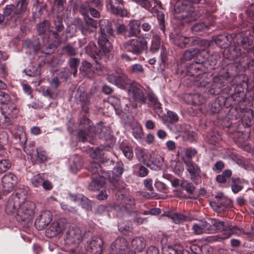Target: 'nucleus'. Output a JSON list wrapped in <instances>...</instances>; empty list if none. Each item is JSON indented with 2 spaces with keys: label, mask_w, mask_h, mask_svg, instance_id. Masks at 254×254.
Wrapping results in <instances>:
<instances>
[{
  "label": "nucleus",
  "mask_w": 254,
  "mask_h": 254,
  "mask_svg": "<svg viewBox=\"0 0 254 254\" xmlns=\"http://www.w3.org/2000/svg\"><path fill=\"white\" fill-rule=\"evenodd\" d=\"M124 171V164L122 162H117L113 170V178L119 180Z\"/></svg>",
  "instance_id": "7c9ffc66"
},
{
  "label": "nucleus",
  "mask_w": 254,
  "mask_h": 254,
  "mask_svg": "<svg viewBox=\"0 0 254 254\" xmlns=\"http://www.w3.org/2000/svg\"><path fill=\"white\" fill-rule=\"evenodd\" d=\"M35 205L34 202L30 201H26L20 204L18 209V216L21 217V219L25 221L30 219V217L34 214Z\"/></svg>",
  "instance_id": "9d476101"
},
{
  "label": "nucleus",
  "mask_w": 254,
  "mask_h": 254,
  "mask_svg": "<svg viewBox=\"0 0 254 254\" xmlns=\"http://www.w3.org/2000/svg\"><path fill=\"white\" fill-rule=\"evenodd\" d=\"M44 179L40 174H37L31 178V183L33 187H38L42 186Z\"/></svg>",
  "instance_id": "de8ad7c7"
},
{
  "label": "nucleus",
  "mask_w": 254,
  "mask_h": 254,
  "mask_svg": "<svg viewBox=\"0 0 254 254\" xmlns=\"http://www.w3.org/2000/svg\"><path fill=\"white\" fill-rule=\"evenodd\" d=\"M109 102L115 108L116 107L122 108L120 100L119 98L114 96H111L109 98Z\"/></svg>",
  "instance_id": "052dcab7"
},
{
  "label": "nucleus",
  "mask_w": 254,
  "mask_h": 254,
  "mask_svg": "<svg viewBox=\"0 0 254 254\" xmlns=\"http://www.w3.org/2000/svg\"><path fill=\"white\" fill-rule=\"evenodd\" d=\"M123 3V0H106V1L107 9L112 13L121 16L127 15V11L119 6H116V5L122 4Z\"/></svg>",
  "instance_id": "4468645a"
},
{
  "label": "nucleus",
  "mask_w": 254,
  "mask_h": 254,
  "mask_svg": "<svg viewBox=\"0 0 254 254\" xmlns=\"http://www.w3.org/2000/svg\"><path fill=\"white\" fill-rule=\"evenodd\" d=\"M131 93L134 99L138 102L145 103L146 98L145 96L146 91L140 85L133 86L131 89Z\"/></svg>",
  "instance_id": "f3484780"
},
{
  "label": "nucleus",
  "mask_w": 254,
  "mask_h": 254,
  "mask_svg": "<svg viewBox=\"0 0 254 254\" xmlns=\"http://www.w3.org/2000/svg\"><path fill=\"white\" fill-rule=\"evenodd\" d=\"M197 153V151L193 148H188L185 151V155L188 158V160H190L192 157L194 156Z\"/></svg>",
  "instance_id": "0e129e2a"
},
{
  "label": "nucleus",
  "mask_w": 254,
  "mask_h": 254,
  "mask_svg": "<svg viewBox=\"0 0 254 254\" xmlns=\"http://www.w3.org/2000/svg\"><path fill=\"white\" fill-rule=\"evenodd\" d=\"M39 35H47L50 30V23L48 20H44L36 26Z\"/></svg>",
  "instance_id": "a878e982"
},
{
  "label": "nucleus",
  "mask_w": 254,
  "mask_h": 254,
  "mask_svg": "<svg viewBox=\"0 0 254 254\" xmlns=\"http://www.w3.org/2000/svg\"><path fill=\"white\" fill-rule=\"evenodd\" d=\"M122 203L123 205L127 210L132 208L135 205L134 199L129 195L123 196Z\"/></svg>",
  "instance_id": "a19ab883"
},
{
  "label": "nucleus",
  "mask_w": 254,
  "mask_h": 254,
  "mask_svg": "<svg viewBox=\"0 0 254 254\" xmlns=\"http://www.w3.org/2000/svg\"><path fill=\"white\" fill-rule=\"evenodd\" d=\"M203 65L199 63H193L192 64L188 69V71L190 75L195 77L197 76L199 74H202Z\"/></svg>",
  "instance_id": "c756f323"
},
{
  "label": "nucleus",
  "mask_w": 254,
  "mask_h": 254,
  "mask_svg": "<svg viewBox=\"0 0 254 254\" xmlns=\"http://www.w3.org/2000/svg\"><path fill=\"white\" fill-rule=\"evenodd\" d=\"M211 78L209 76V74L206 72H203L199 74L194 78V84L195 85L200 87H205L210 82Z\"/></svg>",
  "instance_id": "aec40b11"
},
{
  "label": "nucleus",
  "mask_w": 254,
  "mask_h": 254,
  "mask_svg": "<svg viewBox=\"0 0 254 254\" xmlns=\"http://www.w3.org/2000/svg\"><path fill=\"white\" fill-rule=\"evenodd\" d=\"M29 0H19L15 6V14H20L25 12Z\"/></svg>",
  "instance_id": "f704fd0d"
},
{
  "label": "nucleus",
  "mask_w": 254,
  "mask_h": 254,
  "mask_svg": "<svg viewBox=\"0 0 254 254\" xmlns=\"http://www.w3.org/2000/svg\"><path fill=\"white\" fill-rule=\"evenodd\" d=\"M80 63V60L78 58H70L68 60L67 64L70 69L73 70V75L74 77L76 76L77 73V68Z\"/></svg>",
  "instance_id": "58836bf2"
},
{
  "label": "nucleus",
  "mask_w": 254,
  "mask_h": 254,
  "mask_svg": "<svg viewBox=\"0 0 254 254\" xmlns=\"http://www.w3.org/2000/svg\"><path fill=\"white\" fill-rule=\"evenodd\" d=\"M131 247L134 250L141 252L145 247V240L142 237H136L132 240Z\"/></svg>",
  "instance_id": "bb28decb"
},
{
  "label": "nucleus",
  "mask_w": 254,
  "mask_h": 254,
  "mask_svg": "<svg viewBox=\"0 0 254 254\" xmlns=\"http://www.w3.org/2000/svg\"><path fill=\"white\" fill-rule=\"evenodd\" d=\"M148 174V169L142 165H139L138 172H137V175L139 177H144L146 176Z\"/></svg>",
  "instance_id": "680f3d73"
},
{
  "label": "nucleus",
  "mask_w": 254,
  "mask_h": 254,
  "mask_svg": "<svg viewBox=\"0 0 254 254\" xmlns=\"http://www.w3.org/2000/svg\"><path fill=\"white\" fill-rule=\"evenodd\" d=\"M25 43L27 45V47H32L35 51H37L40 49V43L39 39L37 38H33L32 41L27 39L25 41Z\"/></svg>",
  "instance_id": "79ce46f5"
},
{
  "label": "nucleus",
  "mask_w": 254,
  "mask_h": 254,
  "mask_svg": "<svg viewBox=\"0 0 254 254\" xmlns=\"http://www.w3.org/2000/svg\"><path fill=\"white\" fill-rule=\"evenodd\" d=\"M160 46V40L156 37L152 40V44L150 47V50L152 53H155L158 51Z\"/></svg>",
  "instance_id": "5fc2aeb1"
},
{
  "label": "nucleus",
  "mask_w": 254,
  "mask_h": 254,
  "mask_svg": "<svg viewBox=\"0 0 254 254\" xmlns=\"http://www.w3.org/2000/svg\"><path fill=\"white\" fill-rule=\"evenodd\" d=\"M184 162L191 180L195 184L200 182L201 171L200 167L191 160H184Z\"/></svg>",
  "instance_id": "6e6552de"
},
{
  "label": "nucleus",
  "mask_w": 254,
  "mask_h": 254,
  "mask_svg": "<svg viewBox=\"0 0 254 254\" xmlns=\"http://www.w3.org/2000/svg\"><path fill=\"white\" fill-rule=\"evenodd\" d=\"M11 167V163L8 160L2 159L0 160V174H2L8 170Z\"/></svg>",
  "instance_id": "09e8293b"
},
{
  "label": "nucleus",
  "mask_w": 254,
  "mask_h": 254,
  "mask_svg": "<svg viewBox=\"0 0 254 254\" xmlns=\"http://www.w3.org/2000/svg\"><path fill=\"white\" fill-rule=\"evenodd\" d=\"M10 101L9 94L6 92L0 91V103L7 104Z\"/></svg>",
  "instance_id": "4d7b16f0"
},
{
  "label": "nucleus",
  "mask_w": 254,
  "mask_h": 254,
  "mask_svg": "<svg viewBox=\"0 0 254 254\" xmlns=\"http://www.w3.org/2000/svg\"><path fill=\"white\" fill-rule=\"evenodd\" d=\"M26 199L25 191L19 189L11 195L5 206V212L9 215L16 214L18 216V209L20 204Z\"/></svg>",
  "instance_id": "7ed1b4c3"
},
{
  "label": "nucleus",
  "mask_w": 254,
  "mask_h": 254,
  "mask_svg": "<svg viewBox=\"0 0 254 254\" xmlns=\"http://www.w3.org/2000/svg\"><path fill=\"white\" fill-rule=\"evenodd\" d=\"M39 163L44 162L47 160V155L45 151L41 150H36V153L34 155V158Z\"/></svg>",
  "instance_id": "a18cd8bd"
},
{
  "label": "nucleus",
  "mask_w": 254,
  "mask_h": 254,
  "mask_svg": "<svg viewBox=\"0 0 254 254\" xmlns=\"http://www.w3.org/2000/svg\"><path fill=\"white\" fill-rule=\"evenodd\" d=\"M75 98L76 100L77 104H80L82 107H83V103L85 102L86 94L84 92L78 89L75 95Z\"/></svg>",
  "instance_id": "49530a36"
},
{
  "label": "nucleus",
  "mask_w": 254,
  "mask_h": 254,
  "mask_svg": "<svg viewBox=\"0 0 254 254\" xmlns=\"http://www.w3.org/2000/svg\"><path fill=\"white\" fill-rule=\"evenodd\" d=\"M231 202L230 199L225 197L220 201L211 202L210 205L215 211L222 213L231 204Z\"/></svg>",
  "instance_id": "6ab92c4d"
},
{
  "label": "nucleus",
  "mask_w": 254,
  "mask_h": 254,
  "mask_svg": "<svg viewBox=\"0 0 254 254\" xmlns=\"http://www.w3.org/2000/svg\"><path fill=\"white\" fill-rule=\"evenodd\" d=\"M145 152L144 151L140 148H137L135 150V155L138 159V160L140 162L144 163L145 162V159L144 158L145 156Z\"/></svg>",
  "instance_id": "13d9d810"
},
{
  "label": "nucleus",
  "mask_w": 254,
  "mask_h": 254,
  "mask_svg": "<svg viewBox=\"0 0 254 254\" xmlns=\"http://www.w3.org/2000/svg\"><path fill=\"white\" fill-rule=\"evenodd\" d=\"M200 0H182V6L179 12L182 11L181 17L185 19V22H190L197 19L200 14L192 7L191 3H197Z\"/></svg>",
  "instance_id": "423d86ee"
},
{
  "label": "nucleus",
  "mask_w": 254,
  "mask_h": 254,
  "mask_svg": "<svg viewBox=\"0 0 254 254\" xmlns=\"http://www.w3.org/2000/svg\"><path fill=\"white\" fill-rule=\"evenodd\" d=\"M140 23L136 20L129 21L127 28V32L128 33V37L137 36L140 32Z\"/></svg>",
  "instance_id": "412c9836"
},
{
  "label": "nucleus",
  "mask_w": 254,
  "mask_h": 254,
  "mask_svg": "<svg viewBox=\"0 0 254 254\" xmlns=\"http://www.w3.org/2000/svg\"><path fill=\"white\" fill-rule=\"evenodd\" d=\"M83 16V22L80 27V31L83 35L96 33L98 25L100 26L98 32V44L100 47L99 53L105 56L108 54L111 49V44L108 38L110 36H113L114 30L112 24L109 21L106 19H101L99 21L94 20L90 17L88 13H81Z\"/></svg>",
  "instance_id": "f257e3e1"
},
{
  "label": "nucleus",
  "mask_w": 254,
  "mask_h": 254,
  "mask_svg": "<svg viewBox=\"0 0 254 254\" xmlns=\"http://www.w3.org/2000/svg\"><path fill=\"white\" fill-rule=\"evenodd\" d=\"M132 1L146 9H148L151 6L150 0H132Z\"/></svg>",
  "instance_id": "bf43d9fd"
},
{
  "label": "nucleus",
  "mask_w": 254,
  "mask_h": 254,
  "mask_svg": "<svg viewBox=\"0 0 254 254\" xmlns=\"http://www.w3.org/2000/svg\"><path fill=\"white\" fill-rule=\"evenodd\" d=\"M63 54H66L69 56H75L77 54L76 49L70 44H67L63 47Z\"/></svg>",
  "instance_id": "c03bdc74"
},
{
  "label": "nucleus",
  "mask_w": 254,
  "mask_h": 254,
  "mask_svg": "<svg viewBox=\"0 0 254 254\" xmlns=\"http://www.w3.org/2000/svg\"><path fill=\"white\" fill-rule=\"evenodd\" d=\"M88 169L92 175H95V176L102 175V173L103 175L107 176V175H106L107 173L102 171L100 164L96 162H91L89 165Z\"/></svg>",
  "instance_id": "c85d7f7f"
},
{
  "label": "nucleus",
  "mask_w": 254,
  "mask_h": 254,
  "mask_svg": "<svg viewBox=\"0 0 254 254\" xmlns=\"http://www.w3.org/2000/svg\"><path fill=\"white\" fill-rule=\"evenodd\" d=\"M80 124L81 128L79 130L78 136L82 142L88 141V138L90 137L93 138L95 137L96 132H98L100 134L101 138L106 141H110L108 143L109 145L113 142L114 139L111 135L110 130L103 126L102 122L99 123L96 127H95L89 119L83 118L80 121ZM89 141L92 142L90 139Z\"/></svg>",
  "instance_id": "f03ea898"
},
{
  "label": "nucleus",
  "mask_w": 254,
  "mask_h": 254,
  "mask_svg": "<svg viewBox=\"0 0 254 254\" xmlns=\"http://www.w3.org/2000/svg\"><path fill=\"white\" fill-rule=\"evenodd\" d=\"M66 223V220L64 218H60L55 221L46 230L47 236L49 238H52L57 236L65 229Z\"/></svg>",
  "instance_id": "1a4fd4ad"
},
{
  "label": "nucleus",
  "mask_w": 254,
  "mask_h": 254,
  "mask_svg": "<svg viewBox=\"0 0 254 254\" xmlns=\"http://www.w3.org/2000/svg\"><path fill=\"white\" fill-rule=\"evenodd\" d=\"M70 168L71 171L75 173L79 170L82 166V161L80 156L75 155L70 159Z\"/></svg>",
  "instance_id": "cd10ccee"
},
{
  "label": "nucleus",
  "mask_w": 254,
  "mask_h": 254,
  "mask_svg": "<svg viewBox=\"0 0 254 254\" xmlns=\"http://www.w3.org/2000/svg\"><path fill=\"white\" fill-rule=\"evenodd\" d=\"M127 248V241L123 238L116 239L111 245L112 252L117 254H125Z\"/></svg>",
  "instance_id": "dca6fc26"
},
{
  "label": "nucleus",
  "mask_w": 254,
  "mask_h": 254,
  "mask_svg": "<svg viewBox=\"0 0 254 254\" xmlns=\"http://www.w3.org/2000/svg\"><path fill=\"white\" fill-rule=\"evenodd\" d=\"M105 178L106 176L102 174L99 176H92V181L88 186V189L92 191L99 190L104 185Z\"/></svg>",
  "instance_id": "a211bd4d"
},
{
  "label": "nucleus",
  "mask_w": 254,
  "mask_h": 254,
  "mask_svg": "<svg viewBox=\"0 0 254 254\" xmlns=\"http://www.w3.org/2000/svg\"><path fill=\"white\" fill-rule=\"evenodd\" d=\"M240 44L245 49H248V47L251 45V42L247 36H243L240 41Z\"/></svg>",
  "instance_id": "e2e57ef3"
},
{
  "label": "nucleus",
  "mask_w": 254,
  "mask_h": 254,
  "mask_svg": "<svg viewBox=\"0 0 254 254\" xmlns=\"http://www.w3.org/2000/svg\"><path fill=\"white\" fill-rule=\"evenodd\" d=\"M207 26L203 23H197L193 25L191 29L192 32L196 34L197 32L201 31L204 30L206 28Z\"/></svg>",
  "instance_id": "603ef678"
},
{
  "label": "nucleus",
  "mask_w": 254,
  "mask_h": 254,
  "mask_svg": "<svg viewBox=\"0 0 254 254\" xmlns=\"http://www.w3.org/2000/svg\"><path fill=\"white\" fill-rule=\"evenodd\" d=\"M132 134L137 140H140L143 137L144 134L141 126L138 124H133L131 126Z\"/></svg>",
  "instance_id": "473e14b6"
},
{
  "label": "nucleus",
  "mask_w": 254,
  "mask_h": 254,
  "mask_svg": "<svg viewBox=\"0 0 254 254\" xmlns=\"http://www.w3.org/2000/svg\"><path fill=\"white\" fill-rule=\"evenodd\" d=\"M73 200L78 203L83 208L89 210L91 208L92 202L87 197L81 195H77L72 198Z\"/></svg>",
  "instance_id": "393cba45"
},
{
  "label": "nucleus",
  "mask_w": 254,
  "mask_h": 254,
  "mask_svg": "<svg viewBox=\"0 0 254 254\" xmlns=\"http://www.w3.org/2000/svg\"><path fill=\"white\" fill-rule=\"evenodd\" d=\"M24 152L31 156V158H34L36 149H35L33 143H30L28 145L25 146L23 148Z\"/></svg>",
  "instance_id": "8fccbe9b"
},
{
  "label": "nucleus",
  "mask_w": 254,
  "mask_h": 254,
  "mask_svg": "<svg viewBox=\"0 0 254 254\" xmlns=\"http://www.w3.org/2000/svg\"><path fill=\"white\" fill-rule=\"evenodd\" d=\"M82 239L81 230L77 227L69 228L66 232L64 241L68 245H76L80 243Z\"/></svg>",
  "instance_id": "9b49d317"
},
{
  "label": "nucleus",
  "mask_w": 254,
  "mask_h": 254,
  "mask_svg": "<svg viewBox=\"0 0 254 254\" xmlns=\"http://www.w3.org/2000/svg\"><path fill=\"white\" fill-rule=\"evenodd\" d=\"M129 71L134 75H144L145 69L141 64L137 63L133 64L130 67Z\"/></svg>",
  "instance_id": "c9c22d12"
},
{
  "label": "nucleus",
  "mask_w": 254,
  "mask_h": 254,
  "mask_svg": "<svg viewBox=\"0 0 254 254\" xmlns=\"http://www.w3.org/2000/svg\"><path fill=\"white\" fill-rule=\"evenodd\" d=\"M189 41V38L178 35L175 37L174 43L177 46L183 48L186 47Z\"/></svg>",
  "instance_id": "ea45409f"
},
{
  "label": "nucleus",
  "mask_w": 254,
  "mask_h": 254,
  "mask_svg": "<svg viewBox=\"0 0 254 254\" xmlns=\"http://www.w3.org/2000/svg\"><path fill=\"white\" fill-rule=\"evenodd\" d=\"M117 72L118 75L116 85L120 87H126V85L129 84L128 78L123 72L121 69H118Z\"/></svg>",
  "instance_id": "b1692460"
},
{
  "label": "nucleus",
  "mask_w": 254,
  "mask_h": 254,
  "mask_svg": "<svg viewBox=\"0 0 254 254\" xmlns=\"http://www.w3.org/2000/svg\"><path fill=\"white\" fill-rule=\"evenodd\" d=\"M232 175V172L230 170H225L220 175H218L216 177V181L220 183H223L227 181Z\"/></svg>",
  "instance_id": "37998d69"
},
{
  "label": "nucleus",
  "mask_w": 254,
  "mask_h": 254,
  "mask_svg": "<svg viewBox=\"0 0 254 254\" xmlns=\"http://www.w3.org/2000/svg\"><path fill=\"white\" fill-rule=\"evenodd\" d=\"M52 215L50 211H43L35 220V224L39 229H44L51 222Z\"/></svg>",
  "instance_id": "2eb2a0df"
},
{
  "label": "nucleus",
  "mask_w": 254,
  "mask_h": 254,
  "mask_svg": "<svg viewBox=\"0 0 254 254\" xmlns=\"http://www.w3.org/2000/svg\"><path fill=\"white\" fill-rule=\"evenodd\" d=\"M102 240L99 238L92 240L90 244V248L93 254H101L102 251Z\"/></svg>",
  "instance_id": "5701e85b"
},
{
  "label": "nucleus",
  "mask_w": 254,
  "mask_h": 254,
  "mask_svg": "<svg viewBox=\"0 0 254 254\" xmlns=\"http://www.w3.org/2000/svg\"><path fill=\"white\" fill-rule=\"evenodd\" d=\"M147 97L148 104L153 106L154 110L156 113H160L161 108L156 97L153 94H148Z\"/></svg>",
  "instance_id": "2f4dec72"
},
{
  "label": "nucleus",
  "mask_w": 254,
  "mask_h": 254,
  "mask_svg": "<svg viewBox=\"0 0 254 254\" xmlns=\"http://www.w3.org/2000/svg\"><path fill=\"white\" fill-rule=\"evenodd\" d=\"M167 216L170 218L176 224L185 221L187 218L186 216L183 214L173 212H169L167 214Z\"/></svg>",
  "instance_id": "4c0bfd02"
},
{
  "label": "nucleus",
  "mask_w": 254,
  "mask_h": 254,
  "mask_svg": "<svg viewBox=\"0 0 254 254\" xmlns=\"http://www.w3.org/2000/svg\"><path fill=\"white\" fill-rule=\"evenodd\" d=\"M102 0H86L80 6V12L81 13H88V9L90 7H96L100 8L102 5Z\"/></svg>",
  "instance_id": "4be33fe9"
},
{
  "label": "nucleus",
  "mask_w": 254,
  "mask_h": 254,
  "mask_svg": "<svg viewBox=\"0 0 254 254\" xmlns=\"http://www.w3.org/2000/svg\"><path fill=\"white\" fill-rule=\"evenodd\" d=\"M192 229L193 233L196 235H200L203 233L213 234L215 231L206 221L200 220L193 224Z\"/></svg>",
  "instance_id": "ddd939ff"
},
{
  "label": "nucleus",
  "mask_w": 254,
  "mask_h": 254,
  "mask_svg": "<svg viewBox=\"0 0 254 254\" xmlns=\"http://www.w3.org/2000/svg\"><path fill=\"white\" fill-rule=\"evenodd\" d=\"M210 225L214 229V233L217 232H224L223 236L220 238L221 239H226L233 234L239 235L243 233V230L237 226L230 225L228 223L218 219H211Z\"/></svg>",
  "instance_id": "20e7f679"
},
{
  "label": "nucleus",
  "mask_w": 254,
  "mask_h": 254,
  "mask_svg": "<svg viewBox=\"0 0 254 254\" xmlns=\"http://www.w3.org/2000/svg\"><path fill=\"white\" fill-rule=\"evenodd\" d=\"M157 19L159 22V26L160 29L163 32L165 30V15L162 12H159L157 13Z\"/></svg>",
  "instance_id": "3c124183"
},
{
  "label": "nucleus",
  "mask_w": 254,
  "mask_h": 254,
  "mask_svg": "<svg viewBox=\"0 0 254 254\" xmlns=\"http://www.w3.org/2000/svg\"><path fill=\"white\" fill-rule=\"evenodd\" d=\"M123 47L126 52L138 56L147 50V42L144 38L139 37L137 38L129 39L125 42Z\"/></svg>",
  "instance_id": "39448f33"
},
{
  "label": "nucleus",
  "mask_w": 254,
  "mask_h": 254,
  "mask_svg": "<svg viewBox=\"0 0 254 254\" xmlns=\"http://www.w3.org/2000/svg\"><path fill=\"white\" fill-rule=\"evenodd\" d=\"M200 55V51L197 48H191L185 51L183 55V59L190 61L195 57H198Z\"/></svg>",
  "instance_id": "72a5a7b5"
},
{
  "label": "nucleus",
  "mask_w": 254,
  "mask_h": 254,
  "mask_svg": "<svg viewBox=\"0 0 254 254\" xmlns=\"http://www.w3.org/2000/svg\"><path fill=\"white\" fill-rule=\"evenodd\" d=\"M153 181L151 179H146L144 180L143 184L145 188L149 191H152L153 190V187L152 186Z\"/></svg>",
  "instance_id": "69168bd1"
},
{
  "label": "nucleus",
  "mask_w": 254,
  "mask_h": 254,
  "mask_svg": "<svg viewBox=\"0 0 254 254\" xmlns=\"http://www.w3.org/2000/svg\"><path fill=\"white\" fill-rule=\"evenodd\" d=\"M58 45L55 43L49 44L45 48V53L49 55L53 53Z\"/></svg>",
  "instance_id": "338daca9"
},
{
  "label": "nucleus",
  "mask_w": 254,
  "mask_h": 254,
  "mask_svg": "<svg viewBox=\"0 0 254 254\" xmlns=\"http://www.w3.org/2000/svg\"><path fill=\"white\" fill-rule=\"evenodd\" d=\"M113 209V208L110 206L100 205L97 208L96 213L99 215L110 217V213L112 212Z\"/></svg>",
  "instance_id": "e433bc0d"
},
{
  "label": "nucleus",
  "mask_w": 254,
  "mask_h": 254,
  "mask_svg": "<svg viewBox=\"0 0 254 254\" xmlns=\"http://www.w3.org/2000/svg\"><path fill=\"white\" fill-rule=\"evenodd\" d=\"M168 118L171 122H176L178 120V116L176 113L171 111L167 112Z\"/></svg>",
  "instance_id": "774afa93"
},
{
  "label": "nucleus",
  "mask_w": 254,
  "mask_h": 254,
  "mask_svg": "<svg viewBox=\"0 0 254 254\" xmlns=\"http://www.w3.org/2000/svg\"><path fill=\"white\" fill-rule=\"evenodd\" d=\"M17 113V109L12 105L2 107L0 111V125L6 127L10 123L11 119L15 118Z\"/></svg>",
  "instance_id": "0eeeda50"
},
{
  "label": "nucleus",
  "mask_w": 254,
  "mask_h": 254,
  "mask_svg": "<svg viewBox=\"0 0 254 254\" xmlns=\"http://www.w3.org/2000/svg\"><path fill=\"white\" fill-rule=\"evenodd\" d=\"M122 150L124 155L127 158L130 159L133 157V153L131 147L128 146H123Z\"/></svg>",
  "instance_id": "864d4df0"
},
{
  "label": "nucleus",
  "mask_w": 254,
  "mask_h": 254,
  "mask_svg": "<svg viewBox=\"0 0 254 254\" xmlns=\"http://www.w3.org/2000/svg\"><path fill=\"white\" fill-rule=\"evenodd\" d=\"M17 184V177L11 173L5 174L1 178V184L4 191L10 192Z\"/></svg>",
  "instance_id": "f8f14e48"
},
{
  "label": "nucleus",
  "mask_w": 254,
  "mask_h": 254,
  "mask_svg": "<svg viewBox=\"0 0 254 254\" xmlns=\"http://www.w3.org/2000/svg\"><path fill=\"white\" fill-rule=\"evenodd\" d=\"M15 6L13 4L8 5L3 10V14L5 16H9L15 14Z\"/></svg>",
  "instance_id": "6e6d98bb"
}]
</instances>
